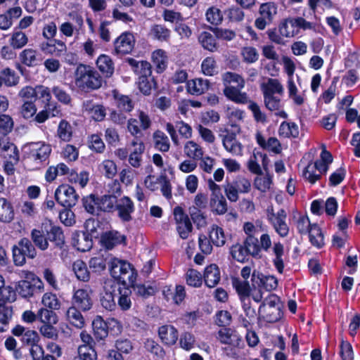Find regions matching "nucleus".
<instances>
[{
  "label": "nucleus",
  "mask_w": 360,
  "mask_h": 360,
  "mask_svg": "<svg viewBox=\"0 0 360 360\" xmlns=\"http://www.w3.org/2000/svg\"><path fill=\"white\" fill-rule=\"evenodd\" d=\"M185 155L193 160L202 159L203 151L202 148L194 141H188L184 148Z\"/></svg>",
  "instance_id": "nucleus-47"
},
{
  "label": "nucleus",
  "mask_w": 360,
  "mask_h": 360,
  "mask_svg": "<svg viewBox=\"0 0 360 360\" xmlns=\"http://www.w3.org/2000/svg\"><path fill=\"white\" fill-rule=\"evenodd\" d=\"M120 297L118 299V306L122 311H127L131 306L130 295L131 290L129 286L119 287L118 288Z\"/></svg>",
  "instance_id": "nucleus-45"
},
{
  "label": "nucleus",
  "mask_w": 360,
  "mask_h": 360,
  "mask_svg": "<svg viewBox=\"0 0 360 360\" xmlns=\"http://www.w3.org/2000/svg\"><path fill=\"white\" fill-rule=\"evenodd\" d=\"M173 214L176 224V231L180 238L187 239L193 230V225L188 215L180 206L174 208Z\"/></svg>",
  "instance_id": "nucleus-12"
},
{
  "label": "nucleus",
  "mask_w": 360,
  "mask_h": 360,
  "mask_svg": "<svg viewBox=\"0 0 360 360\" xmlns=\"http://www.w3.org/2000/svg\"><path fill=\"white\" fill-rule=\"evenodd\" d=\"M273 252L275 255L274 264L279 273H283L284 269L283 259L282 258L284 253L283 245L280 242L275 243L273 247Z\"/></svg>",
  "instance_id": "nucleus-53"
},
{
  "label": "nucleus",
  "mask_w": 360,
  "mask_h": 360,
  "mask_svg": "<svg viewBox=\"0 0 360 360\" xmlns=\"http://www.w3.org/2000/svg\"><path fill=\"white\" fill-rule=\"evenodd\" d=\"M38 320L42 324H56L58 318L54 310L48 309L46 308H41L38 311Z\"/></svg>",
  "instance_id": "nucleus-50"
},
{
  "label": "nucleus",
  "mask_w": 360,
  "mask_h": 360,
  "mask_svg": "<svg viewBox=\"0 0 360 360\" xmlns=\"http://www.w3.org/2000/svg\"><path fill=\"white\" fill-rule=\"evenodd\" d=\"M42 304L48 309L57 310L60 309V302L56 294L46 292L42 297Z\"/></svg>",
  "instance_id": "nucleus-59"
},
{
  "label": "nucleus",
  "mask_w": 360,
  "mask_h": 360,
  "mask_svg": "<svg viewBox=\"0 0 360 360\" xmlns=\"http://www.w3.org/2000/svg\"><path fill=\"white\" fill-rule=\"evenodd\" d=\"M287 213L284 209H281L276 212V216L269 221L275 231L282 238L288 235L289 226L286 223Z\"/></svg>",
  "instance_id": "nucleus-21"
},
{
  "label": "nucleus",
  "mask_w": 360,
  "mask_h": 360,
  "mask_svg": "<svg viewBox=\"0 0 360 360\" xmlns=\"http://www.w3.org/2000/svg\"><path fill=\"white\" fill-rule=\"evenodd\" d=\"M11 334L19 338L22 346H29L30 354L33 360H57L56 356L44 354L41 345H39L40 337L39 333L20 324H16L11 330Z\"/></svg>",
  "instance_id": "nucleus-3"
},
{
  "label": "nucleus",
  "mask_w": 360,
  "mask_h": 360,
  "mask_svg": "<svg viewBox=\"0 0 360 360\" xmlns=\"http://www.w3.org/2000/svg\"><path fill=\"white\" fill-rule=\"evenodd\" d=\"M232 285L240 300L249 298L250 296V286L248 281H241L238 278H233Z\"/></svg>",
  "instance_id": "nucleus-44"
},
{
  "label": "nucleus",
  "mask_w": 360,
  "mask_h": 360,
  "mask_svg": "<svg viewBox=\"0 0 360 360\" xmlns=\"http://www.w3.org/2000/svg\"><path fill=\"white\" fill-rule=\"evenodd\" d=\"M94 335L96 340H104L108 334V326L104 320L99 316H97L91 322Z\"/></svg>",
  "instance_id": "nucleus-34"
},
{
  "label": "nucleus",
  "mask_w": 360,
  "mask_h": 360,
  "mask_svg": "<svg viewBox=\"0 0 360 360\" xmlns=\"http://www.w3.org/2000/svg\"><path fill=\"white\" fill-rule=\"evenodd\" d=\"M117 289V283L112 279L105 281L103 292L101 294L100 302L103 308L112 311L116 307L115 301V292Z\"/></svg>",
  "instance_id": "nucleus-14"
},
{
  "label": "nucleus",
  "mask_w": 360,
  "mask_h": 360,
  "mask_svg": "<svg viewBox=\"0 0 360 360\" xmlns=\"http://www.w3.org/2000/svg\"><path fill=\"white\" fill-rule=\"evenodd\" d=\"M158 336L161 342L167 346L171 347L176 343L179 338L177 329L172 325H163L159 327Z\"/></svg>",
  "instance_id": "nucleus-20"
},
{
  "label": "nucleus",
  "mask_w": 360,
  "mask_h": 360,
  "mask_svg": "<svg viewBox=\"0 0 360 360\" xmlns=\"http://www.w3.org/2000/svg\"><path fill=\"white\" fill-rule=\"evenodd\" d=\"M251 183L249 179L242 176H237L231 182H227L224 186L226 197L231 202L238 200V193H248L250 191Z\"/></svg>",
  "instance_id": "nucleus-9"
},
{
  "label": "nucleus",
  "mask_w": 360,
  "mask_h": 360,
  "mask_svg": "<svg viewBox=\"0 0 360 360\" xmlns=\"http://www.w3.org/2000/svg\"><path fill=\"white\" fill-rule=\"evenodd\" d=\"M309 238L312 245L321 248L324 245V237L321 229L316 224H313L309 229Z\"/></svg>",
  "instance_id": "nucleus-41"
},
{
  "label": "nucleus",
  "mask_w": 360,
  "mask_h": 360,
  "mask_svg": "<svg viewBox=\"0 0 360 360\" xmlns=\"http://www.w3.org/2000/svg\"><path fill=\"white\" fill-rule=\"evenodd\" d=\"M216 36H214L208 32H202L198 37V41L203 49L210 51L214 52L218 49V44L216 41Z\"/></svg>",
  "instance_id": "nucleus-37"
},
{
  "label": "nucleus",
  "mask_w": 360,
  "mask_h": 360,
  "mask_svg": "<svg viewBox=\"0 0 360 360\" xmlns=\"http://www.w3.org/2000/svg\"><path fill=\"white\" fill-rule=\"evenodd\" d=\"M114 44L117 53L128 54L134 47L135 39L132 33L126 32L116 39Z\"/></svg>",
  "instance_id": "nucleus-16"
},
{
  "label": "nucleus",
  "mask_w": 360,
  "mask_h": 360,
  "mask_svg": "<svg viewBox=\"0 0 360 360\" xmlns=\"http://www.w3.org/2000/svg\"><path fill=\"white\" fill-rule=\"evenodd\" d=\"M9 42L13 49H20L27 44L28 37L22 31L15 30L11 34Z\"/></svg>",
  "instance_id": "nucleus-54"
},
{
  "label": "nucleus",
  "mask_w": 360,
  "mask_h": 360,
  "mask_svg": "<svg viewBox=\"0 0 360 360\" xmlns=\"http://www.w3.org/2000/svg\"><path fill=\"white\" fill-rule=\"evenodd\" d=\"M146 350L158 358L163 359L165 355L164 349L154 340L147 339L144 343Z\"/></svg>",
  "instance_id": "nucleus-61"
},
{
  "label": "nucleus",
  "mask_w": 360,
  "mask_h": 360,
  "mask_svg": "<svg viewBox=\"0 0 360 360\" xmlns=\"http://www.w3.org/2000/svg\"><path fill=\"white\" fill-rule=\"evenodd\" d=\"M257 143L262 148L271 150L276 153H278L281 151V144L278 140L274 137L271 136L268 139L267 143L264 139V136H257Z\"/></svg>",
  "instance_id": "nucleus-56"
},
{
  "label": "nucleus",
  "mask_w": 360,
  "mask_h": 360,
  "mask_svg": "<svg viewBox=\"0 0 360 360\" xmlns=\"http://www.w3.org/2000/svg\"><path fill=\"white\" fill-rule=\"evenodd\" d=\"M31 238L34 245L43 251L49 248V243L54 248L60 250L63 249L65 244L63 229L49 219H45L41 222L39 229L32 230Z\"/></svg>",
  "instance_id": "nucleus-1"
},
{
  "label": "nucleus",
  "mask_w": 360,
  "mask_h": 360,
  "mask_svg": "<svg viewBox=\"0 0 360 360\" xmlns=\"http://www.w3.org/2000/svg\"><path fill=\"white\" fill-rule=\"evenodd\" d=\"M52 149L44 142H32L22 149V162L25 169L37 171L49 164Z\"/></svg>",
  "instance_id": "nucleus-2"
},
{
  "label": "nucleus",
  "mask_w": 360,
  "mask_h": 360,
  "mask_svg": "<svg viewBox=\"0 0 360 360\" xmlns=\"http://www.w3.org/2000/svg\"><path fill=\"white\" fill-rule=\"evenodd\" d=\"M261 89L263 95H274L275 94L282 95L283 94V85L276 79H268L266 83H263L261 85Z\"/></svg>",
  "instance_id": "nucleus-38"
},
{
  "label": "nucleus",
  "mask_w": 360,
  "mask_h": 360,
  "mask_svg": "<svg viewBox=\"0 0 360 360\" xmlns=\"http://www.w3.org/2000/svg\"><path fill=\"white\" fill-rule=\"evenodd\" d=\"M75 306L70 307L66 312L67 319L69 323L77 328H82L85 325L84 318L81 311Z\"/></svg>",
  "instance_id": "nucleus-35"
},
{
  "label": "nucleus",
  "mask_w": 360,
  "mask_h": 360,
  "mask_svg": "<svg viewBox=\"0 0 360 360\" xmlns=\"http://www.w3.org/2000/svg\"><path fill=\"white\" fill-rule=\"evenodd\" d=\"M96 63L98 69L105 77H109L112 75L114 72L113 63L108 56L101 55Z\"/></svg>",
  "instance_id": "nucleus-39"
},
{
  "label": "nucleus",
  "mask_w": 360,
  "mask_h": 360,
  "mask_svg": "<svg viewBox=\"0 0 360 360\" xmlns=\"http://www.w3.org/2000/svg\"><path fill=\"white\" fill-rule=\"evenodd\" d=\"M55 324H42L39 327V333L44 338L56 341L59 337V331Z\"/></svg>",
  "instance_id": "nucleus-55"
},
{
  "label": "nucleus",
  "mask_w": 360,
  "mask_h": 360,
  "mask_svg": "<svg viewBox=\"0 0 360 360\" xmlns=\"http://www.w3.org/2000/svg\"><path fill=\"white\" fill-rule=\"evenodd\" d=\"M202 72L207 76H213L217 73V63L214 58H205L201 64Z\"/></svg>",
  "instance_id": "nucleus-64"
},
{
  "label": "nucleus",
  "mask_w": 360,
  "mask_h": 360,
  "mask_svg": "<svg viewBox=\"0 0 360 360\" xmlns=\"http://www.w3.org/2000/svg\"><path fill=\"white\" fill-rule=\"evenodd\" d=\"M112 95L117 108L122 112H129L134 108L132 99L127 95L121 94L118 90L112 91Z\"/></svg>",
  "instance_id": "nucleus-26"
},
{
  "label": "nucleus",
  "mask_w": 360,
  "mask_h": 360,
  "mask_svg": "<svg viewBox=\"0 0 360 360\" xmlns=\"http://www.w3.org/2000/svg\"><path fill=\"white\" fill-rule=\"evenodd\" d=\"M72 306H75L83 311L90 309V295L86 290L78 289L74 292Z\"/></svg>",
  "instance_id": "nucleus-28"
},
{
  "label": "nucleus",
  "mask_w": 360,
  "mask_h": 360,
  "mask_svg": "<svg viewBox=\"0 0 360 360\" xmlns=\"http://www.w3.org/2000/svg\"><path fill=\"white\" fill-rule=\"evenodd\" d=\"M37 256V250L32 242L27 238H22L17 244L12 247V257L15 266H22L26 263L27 259H34Z\"/></svg>",
  "instance_id": "nucleus-8"
},
{
  "label": "nucleus",
  "mask_w": 360,
  "mask_h": 360,
  "mask_svg": "<svg viewBox=\"0 0 360 360\" xmlns=\"http://www.w3.org/2000/svg\"><path fill=\"white\" fill-rule=\"evenodd\" d=\"M218 340L221 343L232 347H239L242 341L240 335L231 328H224L218 332Z\"/></svg>",
  "instance_id": "nucleus-24"
},
{
  "label": "nucleus",
  "mask_w": 360,
  "mask_h": 360,
  "mask_svg": "<svg viewBox=\"0 0 360 360\" xmlns=\"http://www.w3.org/2000/svg\"><path fill=\"white\" fill-rule=\"evenodd\" d=\"M259 281V286L264 288L266 291H271L278 286L277 279L272 276H264L262 274L254 271L252 274V281Z\"/></svg>",
  "instance_id": "nucleus-31"
},
{
  "label": "nucleus",
  "mask_w": 360,
  "mask_h": 360,
  "mask_svg": "<svg viewBox=\"0 0 360 360\" xmlns=\"http://www.w3.org/2000/svg\"><path fill=\"white\" fill-rule=\"evenodd\" d=\"M189 214L198 229H200L207 226V222L206 214L202 212V210H198L197 207H190Z\"/></svg>",
  "instance_id": "nucleus-46"
},
{
  "label": "nucleus",
  "mask_w": 360,
  "mask_h": 360,
  "mask_svg": "<svg viewBox=\"0 0 360 360\" xmlns=\"http://www.w3.org/2000/svg\"><path fill=\"white\" fill-rule=\"evenodd\" d=\"M333 160L331 153L323 146L320 160L314 162L310 161L303 169L302 176L311 184H314L320 179L322 174L327 172Z\"/></svg>",
  "instance_id": "nucleus-7"
},
{
  "label": "nucleus",
  "mask_w": 360,
  "mask_h": 360,
  "mask_svg": "<svg viewBox=\"0 0 360 360\" xmlns=\"http://www.w3.org/2000/svg\"><path fill=\"white\" fill-rule=\"evenodd\" d=\"M150 36L160 41H167L170 39L171 31L163 25H154L151 27Z\"/></svg>",
  "instance_id": "nucleus-40"
},
{
  "label": "nucleus",
  "mask_w": 360,
  "mask_h": 360,
  "mask_svg": "<svg viewBox=\"0 0 360 360\" xmlns=\"http://www.w3.org/2000/svg\"><path fill=\"white\" fill-rule=\"evenodd\" d=\"M224 85V94L225 96L238 104H246L248 101V96L241 89L245 86L244 79L238 74L231 72H226L221 76Z\"/></svg>",
  "instance_id": "nucleus-4"
},
{
  "label": "nucleus",
  "mask_w": 360,
  "mask_h": 360,
  "mask_svg": "<svg viewBox=\"0 0 360 360\" xmlns=\"http://www.w3.org/2000/svg\"><path fill=\"white\" fill-rule=\"evenodd\" d=\"M12 316V310L0 302V333L5 332Z\"/></svg>",
  "instance_id": "nucleus-58"
},
{
  "label": "nucleus",
  "mask_w": 360,
  "mask_h": 360,
  "mask_svg": "<svg viewBox=\"0 0 360 360\" xmlns=\"http://www.w3.org/2000/svg\"><path fill=\"white\" fill-rule=\"evenodd\" d=\"M279 297L274 294L266 297L259 307V313H264L267 310L272 311L271 320L278 321L281 318ZM271 319V317H269Z\"/></svg>",
  "instance_id": "nucleus-15"
},
{
  "label": "nucleus",
  "mask_w": 360,
  "mask_h": 360,
  "mask_svg": "<svg viewBox=\"0 0 360 360\" xmlns=\"http://www.w3.org/2000/svg\"><path fill=\"white\" fill-rule=\"evenodd\" d=\"M117 200L113 196L108 194L101 197H96L91 194V202L94 205V206L91 205V214L94 212V207L100 211L112 212L115 210Z\"/></svg>",
  "instance_id": "nucleus-17"
},
{
  "label": "nucleus",
  "mask_w": 360,
  "mask_h": 360,
  "mask_svg": "<svg viewBox=\"0 0 360 360\" xmlns=\"http://www.w3.org/2000/svg\"><path fill=\"white\" fill-rule=\"evenodd\" d=\"M101 242L107 249H112L119 244H125L126 236L116 231H108L102 234Z\"/></svg>",
  "instance_id": "nucleus-23"
},
{
  "label": "nucleus",
  "mask_w": 360,
  "mask_h": 360,
  "mask_svg": "<svg viewBox=\"0 0 360 360\" xmlns=\"http://www.w3.org/2000/svg\"><path fill=\"white\" fill-rule=\"evenodd\" d=\"M72 269L77 278L79 281L86 282L90 278V271L86 264L82 259H77L74 262Z\"/></svg>",
  "instance_id": "nucleus-42"
},
{
  "label": "nucleus",
  "mask_w": 360,
  "mask_h": 360,
  "mask_svg": "<svg viewBox=\"0 0 360 360\" xmlns=\"http://www.w3.org/2000/svg\"><path fill=\"white\" fill-rule=\"evenodd\" d=\"M209 87L210 82L202 78L190 80L187 83L188 91L192 94H202L209 89Z\"/></svg>",
  "instance_id": "nucleus-36"
},
{
  "label": "nucleus",
  "mask_w": 360,
  "mask_h": 360,
  "mask_svg": "<svg viewBox=\"0 0 360 360\" xmlns=\"http://www.w3.org/2000/svg\"><path fill=\"white\" fill-rule=\"evenodd\" d=\"M90 233L86 231L77 232L73 234L72 245L77 250L82 252L90 251Z\"/></svg>",
  "instance_id": "nucleus-25"
},
{
  "label": "nucleus",
  "mask_w": 360,
  "mask_h": 360,
  "mask_svg": "<svg viewBox=\"0 0 360 360\" xmlns=\"http://www.w3.org/2000/svg\"><path fill=\"white\" fill-rule=\"evenodd\" d=\"M259 17L255 21V26L260 30L265 29L266 25H270L277 14V6L273 2L262 4L259 9Z\"/></svg>",
  "instance_id": "nucleus-13"
},
{
  "label": "nucleus",
  "mask_w": 360,
  "mask_h": 360,
  "mask_svg": "<svg viewBox=\"0 0 360 360\" xmlns=\"http://www.w3.org/2000/svg\"><path fill=\"white\" fill-rule=\"evenodd\" d=\"M21 62L27 66L31 67L37 65L39 61L36 50L32 49H26L19 55Z\"/></svg>",
  "instance_id": "nucleus-51"
},
{
  "label": "nucleus",
  "mask_w": 360,
  "mask_h": 360,
  "mask_svg": "<svg viewBox=\"0 0 360 360\" xmlns=\"http://www.w3.org/2000/svg\"><path fill=\"white\" fill-rule=\"evenodd\" d=\"M153 62L158 73L165 70L167 66V58L165 51L162 49L155 51L152 55Z\"/></svg>",
  "instance_id": "nucleus-43"
},
{
  "label": "nucleus",
  "mask_w": 360,
  "mask_h": 360,
  "mask_svg": "<svg viewBox=\"0 0 360 360\" xmlns=\"http://www.w3.org/2000/svg\"><path fill=\"white\" fill-rule=\"evenodd\" d=\"M229 255L232 259L239 262L245 263L252 257L260 259V248L258 238H245L242 243H236L229 248Z\"/></svg>",
  "instance_id": "nucleus-6"
},
{
  "label": "nucleus",
  "mask_w": 360,
  "mask_h": 360,
  "mask_svg": "<svg viewBox=\"0 0 360 360\" xmlns=\"http://www.w3.org/2000/svg\"><path fill=\"white\" fill-rule=\"evenodd\" d=\"M18 293L24 298H30L36 293L44 290V283L38 277L32 278V281L20 280L15 286Z\"/></svg>",
  "instance_id": "nucleus-11"
},
{
  "label": "nucleus",
  "mask_w": 360,
  "mask_h": 360,
  "mask_svg": "<svg viewBox=\"0 0 360 360\" xmlns=\"http://www.w3.org/2000/svg\"><path fill=\"white\" fill-rule=\"evenodd\" d=\"M206 19L212 25H219L223 20V15L217 7H211L206 12Z\"/></svg>",
  "instance_id": "nucleus-63"
},
{
  "label": "nucleus",
  "mask_w": 360,
  "mask_h": 360,
  "mask_svg": "<svg viewBox=\"0 0 360 360\" xmlns=\"http://www.w3.org/2000/svg\"><path fill=\"white\" fill-rule=\"evenodd\" d=\"M108 264L110 275L117 285L129 286L135 283L137 274L129 262L113 257Z\"/></svg>",
  "instance_id": "nucleus-5"
},
{
  "label": "nucleus",
  "mask_w": 360,
  "mask_h": 360,
  "mask_svg": "<svg viewBox=\"0 0 360 360\" xmlns=\"http://www.w3.org/2000/svg\"><path fill=\"white\" fill-rule=\"evenodd\" d=\"M14 215L12 203L5 198H0V221L10 223L14 219Z\"/></svg>",
  "instance_id": "nucleus-33"
},
{
  "label": "nucleus",
  "mask_w": 360,
  "mask_h": 360,
  "mask_svg": "<svg viewBox=\"0 0 360 360\" xmlns=\"http://www.w3.org/2000/svg\"><path fill=\"white\" fill-rule=\"evenodd\" d=\"M115 210H117L118 217L122 221L127 222L132 219L131 213L134 211L132 200L127 196L117 200Z\"/></svg>",
  "instance_id": "nucleus-18"
},
{
  "label": "nucleus",
  "mask_w": 360,
  "mask_h": 360,
  "mask_svg": "<svg viewBox=\"0 0 360 360\" xmlns=\"http://www.w3.org/2000/svg\"><path fill=\"white\" fill-rule=\"evenodd\" d=\"M54 198L63 207H72L77 204L79 195L72 186L63 184L56 189Z\"/></svg>",
  "instance_id": "nucleus-10"
},
{
  "label": "nucleus",
  "mask_w": 360,
  "mask_h": 360,
  "mask_svg": "<svg viewBox=\"0 0 360 360\" xmlns=\"http://www.w3.org/2000/svg\"><path fill=\"white\" fill-rule=\"evenodd\" d=\"M129 65L131 67L133 71L139 76L141 77H150L152 75V67L150 63L141 60L138 61L134 58H128L127 60Z\"/></svg>",
  "instance_id": "nucleus-27"
},
{
  "label": "nucleus",
  "mask_w": 360,
  "mask_h": 360,
  "mask_svg": "<svg viewBox=\"0 0 360 360\" xmlns=\"http://www.w3.org/2000/svg\"><path fill=\"white\" fill-rule=\"evenodd\" d=\"M39 47L44 53L54 56H60L67 49L65 44L57 39H50L44 41L40 44Z\"/></svg>",
  "instance_id": "nucleus-22"
},
{
  "label": "nucleus",
  "mask_w": 360,
  "mask_h": 360,
  "mask_svg": "<svg viewBox=\"0 0 360 360\" xmlns=\"http://www.w3.org/2000/svg\"><path fill=\"white\" fill-rule=\"evenodd\" d=\"M264 103L266 108L270 111H276V115L286 118L287 114L285 111L281 110V101L277 96L274 95H263Z\"/></svg>",
  "instance_id": "nucleus-32"
},
{
  "label": "nucleus",
  "mask_w": 360,
  "mask_h": 360,
  "mask_svg": "<svg viewBox=\"0 0 360 360\" xmlns=\"http://www.w3.org/2000/svg\"><path fill=\"white\" fill-rule=\"evenodd\" d=\"M68 180L71 183H79L81 187L84 188L89 181V173L87 172H81L78 174L75 170L69 172Z\"/></svg>",
  "instance_id": "nucleus-60"
},
{
  "label": "nucleus",
  "mask_w": 360,
  "mask_h": 360,
  "mask_svg": "<svg viewBox=\"0 0 360 360\" xmlns=\"http://www.w3.org/2000/svg\"><path fill=\"white\" fill-rule=\"evenodd\" d=\"M166 130L169 135H176V131L179 132V135H187L191 134V127L182 121L176 122L175 125L171 123L166 124Z\"/></svg>",
  "instance_id": "nucleus-49"
},
{
  "label": "nucleus",
  "mask_w": 360,
  "mask_h": 360,
  "mask_svg": "<svg viewBox=\"0 0 360 360\" xmlns=\"http://www.w3.org/2000/svg\"><path fill=\"white\" fill-rule=\"evenodd\" d=\"M60 113V108L56 103H49L45 105L44 109L36 114L34 120L38 123H43L47 120L51 116L56 117Z\"/></svg>",
  "instance_id": "nucleus-29"
},
{
  "label": "nucleus",
  "mask_w": 360,
  "mask_h": 360,
  "mask_svg": "<svg viewBox=\"0 0 360 360\" xmlns=\"http://www.w3.org/2000/svg\"><path fill=\"white\" fill-rule=\"evenodd\" d=\"M248 109L252 112L254 119L257 122L264 123L267 121L266 116L264 112L261 110L259 105L248 98Z\"/></svg>",
  "instance_id": "nucleus-62"
},
{
  "label": "nucleus",
  "mask_w": 360,
  "mask_h": 360,
  "mask_svg": "<svg viewBox=\"0 0 360 360\" xmlns=\"http://www.w3.org/2000/svg\"><path fill=\"white\" fill-rule=\"evenodd\" d=\"M75 84L79 91L89 92L90 90V67L80 64L75 72Z\"/></svg>",
  "instance_id": "nucleus-19"
},
{
  "label": "nucleus",
  "mask_w": 360,
  "mask_h": 360,
  "mask_svg": "<svg viewBox=\"0 0 360 360\" xmlns=\"http://www.w3.org/2000/svg\"><path fill=\"white\" fill-rule=\"evenodd\" d=\"M139 89L144 95H150L153 89L157 87V83L153 77H139Z\"/></svg>",
  "instance_id": "nucleus-52"
},
{
  "label": "nucleus",
  "mask_w": 360,
  "mask_h": 360,
  "mask_svg": "<svg viewBox=\"0 0 360 360\" xmlns=\"http://www.w3.org/2000/svg\"><path fill=\"white\" fill-rule=\"evenodd\" d=\"M220 278V271L216 264H212L206 267L204 272V281L207 287L214 288L218 284Z\"/></svg>",
  "instance_id": "nucleus-30"
},
{
  "label": "nucleus",
  "mask_w": 360,
  "mask_h": 360,
  "mask_svg": "<svg viewBox=\"0 0 360 360\" xmlns=\"http://www.w3.org/2000/svg\"><path fill=\"white\" fill-rule=\"evenodd\" d=\"M222 141L226 150L234 155H239L241 153L242 145L236 139V136H224Z\"/></svg>",
  "instance_id": "nucleus-57"
},
{
  "label": "nucleus",
  "mask_w": 360,
  "mask_h": 360,
  "mask_svg": "<svg viewBox=\"0 0 360 360\" xmlns=\"http://www.w3.org/2000/svg\"><path fill=\"white\" fill-rule=\"evenodd\" d=\"M209 237L212 243L217 247H221L226 243L224 230L217 225L212 226Z\"/></svg>",
  "instance_id": "nucleus-48"
}]
</instances>
